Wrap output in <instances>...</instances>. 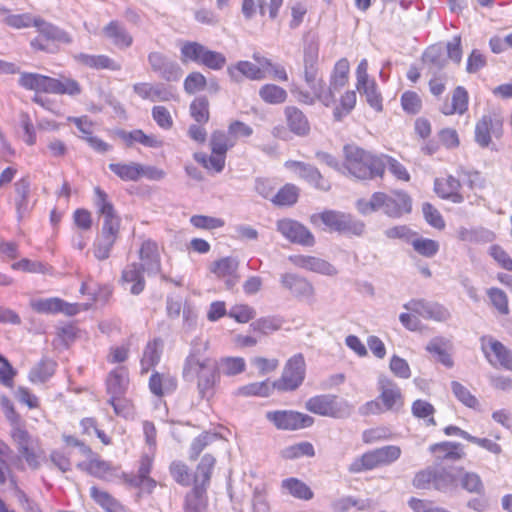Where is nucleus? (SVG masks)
I'll use <instances>...</instances> for the list:
<instances>
[{
	"instance_id": "obj_1",
	"label": "nucleus",
	"mask_w": 512,
	"mask_h": 512,
	"mask_svg": "<svg viewBox=\"0 0 512 512\" xmlns=\"http://www.w3.org/2000/svg\"><path fill=\"white\" fill-rule=\"evenodd\" d=\"M182 375L185 381L197 380V389L202 398L212 395L214 386L219 381L217 363L192 349L187 356Z\"/></svg>"
},
{
	"instance_id": "obj_2",
	"label": "nucleus",
	"mask_w": 512,
	"mask_h": 512,
	"mask_svg": "<svg viewBox=\"0 0 512 512\" xmlns=\"http://www.w3.org/2000/svg\"><path fill=\"white\" fill-rule=\"evenodd\" d=\"M345 161L342 164V173H348L356 179L365 180L382 177L386 168L384 159L355 145L344 147Z\"/></svg>"
},
{
	"instance_id": "obj_3",
	"label": "nucleus",
	"mask_w": 512,
	"mask_h": 512,
	"mask_svg": "<svg viewBox=\"0 0 512 512\" xmlns=\"http://www.w3.org/2000/svg\"><path fill=\"white\" fill-rule=\"evenodd\" d=\"M308 411L332 418H347L353 411V405L336 395H317L307 400Z\"/></svg>"
},
{
	"instance_id": "obj_4",
	"label": "nucleus",
	"mask_w": 512,
	"mask_h": 512,
	"mask_svg": "<svg viewBox=\"0 0 512 512\" xmlns=\"http://www.w3.org/2000/svg\"><path fill=\"white\" fill-rule=\"evenodd\" d=\"M305 372L304 357L296 354L287 361L281 377L273 382V388L284 392L294 391L303 383Z\"/></svg>"
},
{
	"instance_id": "obj_5",
	"label": "nucleus",
	"mask_w": 512,
	"mask_h": 512,
	"mask_svg": "<svg viewBox=\"0 0 512 512\" xmlns=\"http://www.w3.org/2000/svg\"><path fill=\"white\" fill-rule=\"evenodd\" d=\"M322 222L331 230L360 236L364 233L365 224L352 215L339 211H325L320 215Z\"/></svg>"
},
{
	"instance_id": "obj_6",
	"label": "nucleus",
	"mask_w": 512,
	"mask_h": 512,
	"mask_svg": "<svg viewBox=\"0 0 512 512\" xmlns=\"http://www.w3.org/2000/svg\"><path fill=\"white\" fill-rule=\"evenodd\" d=\"M151 71L167 82H177L183 75L180 65L168 55L152 51L147 56Z\"/></svg>"
},
{
	"instance_id": "obj_7",
	"label": "nucleus",
	"mask_w": 512,
	"mask_h": 512,
	"mask_svg": "<svg viewBox=\"0 0 512 512\" xmlns=\"http://www.w3.org/2000/svg\"><path fill=\"white\" fill-rule=\"evenodd\" d=\"M94 203L98 212L103 217L101 235L118 237L120 228V218L116 215L113 205L107 200V194L99 187L95 188Z\"/></svg>"
},
{
	"instance_id": "obj_8",
	"label": "nucleus",
	"mask_w": 512,
	"mask_h": 512,
	"mask_svg": "<svg viewBox=\"0 0 512 512\" xmlns=\"http://www.w3.org/2000/svg\"><path fill=\"white\" fill-rule=\"evenodd\" d=\"M375 200L379 204V210L389 217L398 218L411 211V198L402 191L391 194L376 192Z\"/></svg>"
},
{
	"instance_id": "obj_9",
	"label": "nucleus",
	"mask_w": 512,
	"mask_h": 512,
	"mask_svg": "<svg viewBox=\"0 0 512 512\" xmlns=\"http://www.w3.org/2000/svg\"><path fill=\"white\" fill-rule=\"evenodd\" d=\"M266 418L281 430H297L309 427L314 419L306 414L292 410L269 411Z\"/></svg>"
},
{
	"instance_id": "obj_10",
	"label": "nucleus",
	"mask_w": 512,
	"mask_h": 512,
	"mask_svg": "<svg viewBox=\"0 0 512 512\" xmlns=\"http://www.w3.org/2000/svg\"><path fill=\"white\" fill-rule=\"evenodd\" d=\"M277 230L290 242L309 247L315 243L312 233L295 220L286 218L277 221Z\"/></svg>"
},
{
	"instance_id": "obj_11",
	"label": "nucleus",
	"mask_w": 512,
	"mask_h": 512,
	"mask_svg": "<svg viewBox=\"0 0 512 512\" xmlns=\"http://www.w3.org/2000/svg\"><path fill=\"white\" fill-rule=\"evenodd\" d=\"M379 399L385 411H399L404 398L399 386L390 378L380 376L378 379Z\"/></svg>"
},
{
	"instance_id": "obj_12",
	"label": "nucleus",
	"mask_w": 512,
	"mask_h": 512,
	"mask_svg": "<svg viewBox=\"0 0 512 512\" xmlns=\"http://www.w3.org/2000/svg\"><path fill=\"white\" fill-rule=\"evenodd\" d=\"M404 308L425 319H431L438 322H445L451 317L449 310L436 302L411 300L404 304Z\"/></svg>"
},
{
	"instance_id": "obj_13",
	"label": "nucleus",
	"mask_w": 512,
	"mask_h": 512,
	"mask_svg": "<svg viewBox=\"0 0 512 512\" xmlns=\"http://www.w3.org/2000/svg\"><path fill=\"white\" fill-rule=\"evenodd\" d=\"M82 305L68 303L60 298H40L31 301L34 311L44 314L63 313L67 316H74L79 313Z\"/></svg>"
},
{
	"instance_id": "obj_14",
	"label": "nucleus",
	"mask_w": 512,
	"mask_h": 512,
	"mask_svg": "<svg viewBox=\"0 0 512 512\" xmlns=\"http://www.w3.org/2000/svg\"><path fill=\"white\" fill-rule=\"evenodd\" d=\"M239 261L234 257L221 258L211 265V272L217 278L224 279L227 289H232L239 281Z\"/></svg>"
},
{
	"instance_id": "obj_15",
	"label": "nucleus",
	"mask_w": 512,
	"mask_h": 512,
	"mask_svg": "<svg viewBox=\"0 0 512 512\" xmlns=\"http://www.w3.org/2000/svg\"><path fill=\"white\" fill-rule=\"evenodd\" d=\"M282 287L288 290L294 297L299 299H310L314 295L313 285L304 277L285 273L280 277Z\"/></svg>"
},
{
	"instance_id": "obj_16",
	"label": "nucleus",
	"mask_w": 512,
	"mask_h": 512,
	"mask_svg": "<svg viewBox=\"0 0 512 512\" xmlns=\"http://www.w3.org/2000/svg\"><path fill=\"white\" fill-rule=\"evenodd\" d=\"M496 137L502 134V121L491 115H484L475 126V141L481 147H487L491 142L490 134Z\"/></svg>"
},
{
	"instance_id": "obj_17",
	"label": "nucleus",
	"mask_w": 512,
	"mask_h": 512,
	"mask_svg": "<svg viewBox=\"0 0 512 512\" xmlns=\"http://www.w3.org/2000/svg\"><path fill=\"white\" fill-rule=\"evenodd\" d=\"M285 165L315 188L324 191L329 190L330 184L323 179L321 173L314 166L298 161H288Z\"/></svg>"
},
{
	"instance_id": "obj_18",
	"label": "nucleus",
	"mask_w": 512,
	"mask_h": 512,
	"mask_svg": "<svg viewBox=\"0 0 512 512\" xmlns=\"http://www.w3.org/2000/svg\"><path fill=\"white\" fill-rule=\"evenodd\" d=\"M14 205L17 219L22 220L32 209L30 202L31 182L29 177H23L14 183Z\"/></svg>"
},
{
	"instance_id": "obj_19",
	"label": "nucleus",
	"mask_w": 512,
	"mask_h": 512,
	"mask_svg": "<svg viewBox=\"0 0 512 512\" xmlns=\"http://www.w3.org/2000/svg\"><path fill=\"white\" fill-rule=\"evenodd\" d=\"M143 271L141 265L136 262L126 265L120 279L124 289L133 295H139L145 288Z\"/></svg>"
},
{
	"instance_id": "obj_20",
	"label": "nucleus",
	"mask_w": 512,
	"mask_h": 512,
	"mask_svg": "<svg viewBox=\"0 0 512 512\" xmlns=\"http://www.w3.org/2000/svg\"><path fill=\"white\" fill-rule=\"evenodd\" d=\"M227 72L231 81L235 83L242 82L243 77L259 81L265 79L267 75V71L249 61H239L228 67Z\"/></svg>"
},
{
	"instance_id": "obj_21",
	"label": "nucleus",
	"mask_w": 512,
	"mask_h": 512,
	"mask_svg": "<svg viewBox=\"0 0 512 512\" xmlns=\"http://www.w3.org/2000/svg\"><path fill=\"white\" fill-rule=\"evenodd\" d=\"M139 258L141 263L138 264L148 275H155L160 272V255L156 242L150 239L145 240L140 247Z\"/></svg>"
},
{
	"instance_id": "obj_22",
	"label": "nucleus",
	"mask_w": 512,
	"mask_h": 512,
	"mask_svg": "<svg viewBox=\"0 0 512 512\" xmlns=\"http://www.w3.org/2000/svg\"><path fill=\"white\" fill-rule=\"evenodd\" d=\"M482 350L489 357V350L495 355L499 364L506 370L512 371V351L498 340L484 336L481 338Z\"/></svg>"
},
{
	"instance_id": "obj_23",
	"label": "nucleus",
	"mask_w": 512,
	"mask_h": 512,
	"mask_svg": "<svg viewBox=\"0 0 512 512\" xmlns=\"http://www.w3.org/2000/svg\"><path fill=\"white\" fill-rule=\"evenodd\" d=\"M133 90L142 99L152 102H165L174 97L172 91L163 84L136 83L133 85Z\"/></svg>"
},
{
	"instance_id": "obj_24",
	"label": "nucleus",
	"mask_w": 512,
	"mask_h": 512,
	"mask_svg": "<svg viewBox=\"0 0 512 512\" xmlns=\"http://www.w3.org/2000/svg\"><path fill=\"white\" fill-rule=\"evenodd\" d=\"M106 385L110 397L124 396L129 386L128 370L120 366L111 371L106 380Z\"/></svg>"
},
{
	"instance_id": "obj_25",
	"label": "nucleus",
	"mask_w": 512,
	"mask_h": 512,
	"mask_svg": "<svg viewBox=\"0 0 512 512\" xmlns=\"http://www.w3.org/2000/svg\"><path fill=\"white\" fill-rule=\"evenodd\" d=\"M461 186L460 179L448 176L446 179H436L434 183L435 192L444 199H450L454 203L463 201V197L458 193Z\"/></svg>"
},
{
	"instance_id": "obj_26",
	"label": "nucleus",
	"mask_w": 512,
	"mask_h": 512,
	"mask_svg": "<svg viewBox=\"0 0 512 512\" xmlns=\"http://www.w3.org/2000/svg\"><path fill=\"white\" fill-rule=\"evenodd\" d=\"M177 387V380L169 373L154 372L149 379L150 391L158 396L172 393Z\"/></svg>"
},
{
	"instance_id": "obj_27",
	"label": "nucleus",
	"mask_w": 512,
	"mask_h": 512,
	"mask_svg": "<svg viewBox=\"0 0 512 512\" xmlns=\"http://www.w3.org/2000/svg\"><path fill=\"white\" fill-rule=\"evenodd\" d=\"M287 125L294 134L306 136L310 131V125L304 113L294 106L285 108Z\"/></svg>"
},
{
	"instance_id": "obj_28",
	"label": "nucleus",
	"mask_w": 512,
	"mask_h": 512,
	"mask_svg": "<svg viewBox=\"0 0 512 512\" xmlns=\"http://www.w3.org/2000/svg\"><path fill=\"white\" fill-rule=\"evenodd\" d=\"M34 27L37 28L39 35L50 42H59L69 44L72 42L70 35L64 30L54 26L51 23L37 18Z\"/></svg>"
},
{
	"instance_id": "obj_29",
	"label": "nucleus",
	"mask_w": 512,
	"mask_h": 512,
	"mask_svg": "<svg viewBox=\"0 0 512 512\" xmlns=\"http://www.w3.org/2000/svg\"><path fill=\"white\" fill-rule=\"evenodd\" d=\"M103 32L105 36L111 39L113 44L120 49H125L132 45V36L118 21L109 22L103 28Z\"/></svg>"
},
{
	"instance_id": "obj_30",
	"label": "nucleus",
	"mask_w": 512,
	"mask_h": 512,
	"mask_svg": "<svg viewBox=\"0 0 512 512\" xmlns=\"http://www.w3.org/2000/svg\"><path fill=\"white\" fill-rule=\"evenodd\" d=\"M163 352V342L160 339H154L147 343L140 361L141 372L147 373L152 367L156 366Z\"/></svg>"
},
{
	"instance_id": "obj_31",
	"label": "nucleus",
	"mask_w": 512,
	"mask_h": 512,
	"mask_svg": "<svg viewBox=\"0 0 512 512\" xmlns=\"http://www.w3.org/2000/svg\"><path fill=\"white\" fill-rule=\"evenodd\" d=\"M75 59L90 68L95 69H109L112 71H118L121 69V65L115 60L111 59L106 55H89L80 53L75 56Z\"/></svg>"
},
{
	"instance_id": "obj_32",
	"label": "nucleus",
	"mask_w": 512,
	"mask_h": 512,
	"mask_svg": "<svg viewBox=\"0 0 512 512\" xmlns=\"http://www.w3.org/2000/svg\"><path fill=\"white\" fill-rule=\"evenodd\" d=\"M19 83L26 89L45 93H50L51 84H54L53 78L37 73H23Z\"/></svg>"
},
{
	"instance_id": "obj_33",
	"label": "nucleus",
	"mask_w": 512,
	"mask_h": 512,
	"mask_svg": "<svg viewBox=\"0 0 512 512\" xmlns=\"http://www.w3.org/2000/svg\"><path fill=\"white\" fill-rule=\"evenodd\" d=\"M86 470L89 474L106 481H113L119 475L115 467L99 458L91 459L86 466Z\"/></svg>"
},
{
	"instance_id": "obj_34",
	"label": "nucleus",
	"mask_w": 512,
	"mask_h": 512,
	"mask_svg": "<svg viewBox=\"0 0 512 512\" xmlns=\"http://www.w3.org/2000/svg\"><path fill=\"white\" fill-rule=\"evenodd\" d=\"M349 70L350 65L346 58H341L336 62L329 83L333 97H335V94L346 85L348 81Z\"/></svg>"
},
{
	"instance_id": "obj_35",
	"label": "nucleus",
	"mask_w": 512,
	"mask_h": 512,
	"mask_svg": "<svg viewBox=\"0 0 512 512\" xmlns=\"http://www.w3.org/2000/svg\"><path fill=\"white\" fill-rule=\"evenodd\" d=\"M207 506L205 488L195 485L185 497L184 512H207Z\"/></svg>"
},
{
	"instance_id": "obj_36",
	"label": "nucleus",
	"mask_w": 512,
	"mask_h": 512,
	"mask_svg": "<svg viewBox=\"0 0 512 512\" xmlns=\"http://www.w3.org/2000/svg\"><path fill=\"white\" fill-rule=\"evenodd\" d=\"M430 451L433 452L440 460L456 461L464 456L462 445L455 442H442L434 444L430 447Z\"/></svg>"
},
{
	"instance_id": "obj_37",
	"label": "nucleus",
	"mask_w": 512,
	"mask_h": 512,
	"mask_svg": "<svg viewBox=\"0 0 512 512\" xmlns=\"http://www.w3.org/2000/svg\"><path fill=\"white\" fill-rule=\"evenodd\" d=\"M90 496L106 512H127L126 508L118 500L95 486L90 488Z\"/></svg>"
},
{
	"instance_id": "obj_38",
	"label": "nucleus",
	"mask_w": 512,
	"mask_h": 512,
	"mask_svg": "<svg viewBox=\"0 0 512 512\" xmlns=\"http://www.w3.org/2000/svg\"><path fill=\"white\" fill-rule=\"evenodd\" d=\"M206 50L207 47L198 42H184L180 48L181 61L183 63L191 61L201 65Z\"/></svg>"
},
{
	"instance_id": "obj_39",
	"label": "nucleus",
	"mask_w": 512,
	"mask_h": 512,
	"mask_svg": "<svg viewBox=\"0 0 512 512\" xmlns=\"http://www.w3.org/2000/svg\"><path fill=\"white\" fill-rule=\"evenodd\" d=\"M121 138L131 145L133 142L140 143L146 147L159 148L163 145L162 140L154 135H147L142 130L136 129L131 132H121Z\"/></svg>"
},
{
	"instance_id": "obj_40",
	"label": "nucleus",
	"mask_w": 512,
	"mask_h": 512,
	"mask_svg": "<svg viewBox=\"0 0 512 512\" xmlns=\"http://www.w3.org/2000/svg\"><path fill=\"white\" fill-rule=\"evenodd\" d=\"M352 507H356L359 511H367L373 508L371 500H360L352 496L341 497L332 503V508L336 512H348Z\"/></svg>"
},
{
	"instance_id": "obj_41",
	"label": "nucleus",
	"mask_w": 512,
	"mask_h": 512,
	"mask_svg": "<svg viewBox=\"0 0 512 512\" xmlns=\"http://www.w3.org/2000/svg\"><path fill=\"white\" fill-rule=\"evenodd\" d=\"M281 487L295 498L310 500L313 497L312 490L297 478L284 479Z\"/></svg>"
},
{
	"instance_id": "obj_42",
	"label": "nucleus",
	"mask_w": 512,
	"mask_h": 512,
	"mask_svg": "<svg viewBox=\"0 0 512 512\" xmlns=\"http://www.w3.org/2000/svg\"><path fill=\"white\" fill-rule=\"evenodd\" d=\"M139 166L140 163L128 162L110 163L108 167L121 180L136 182L139 180Z\"/></svg>"
},
{
	"instance_id": "obj_43",
	"label": "nucleus",
	"mask_w": 512,
	"mask_h": 512,
	"mask_svg": "<svg viewBox=\"0 0 512 512\" xmlns=\"http://www.w3.org/2000/svg\"><path fill=\"white\" fill-rule=\"evenodd\" d=\"M313 95L317 98V101H320L323 105L329 107L335 103L336 98L333 97L330 87H326L323 79L318 76L315 77L313 82H306Z\"/></svg>"
},
{
	"instance_id": "obj_44",
	"label": "nucleus",
	"mask_w": 512,
	"mask_h": 512,
	"mask_svg": "<svg viewBox=\"0 0 512 512\" xmlns=\"http://www.w3.org/2000/svg\"><path fill=\"white\" fill-rule=\"evenodd\" d=\"M55 371V362L48 359L41 360L29 372V379L33 383L46 382Z\"/></svg>"
},
{
	"instance_id": "obj_45",
	"label": "nucleus",
	"mask_w": 512,
	"mask_h": 512,
	"mask_svg": "<svg viewBox=\"0 0 512 512\" xmlns=\"http://www.w3.org/2000/svg\"><path fill=\"white\" fill-rule=\"evenodd\" d=\"M215 465V458L206 454L202 457L201 462L197 466L195 473V485L205 488L209 483L212 469Z\"/></svg>"
},
{
	"instance_id": "obj_46",
	"label": "nucleus",
	"mask_w": 512,
	"mask_h": 512,
	"mask_svg": "<svg viewBox=\"0 0 512 512\" xmlns=\"http://www.w3.org/2000/svg\"><path fill=\"white\" fill-rule=\"evenodd\" d=\"M274 390L273 383L270 384L268 380L262 382L249 383L237 389L236 395L240 396H260L267 397Z\"/></svg>"
},
{
	"instance_id": "obj_47",
	"label": "nucleus",
	"mask_w": 512,
	"mask_h": 512,
	"mask_svg": "<svg viewBox=\"0 0 512 512\" xmlns=\"http://www.w3.org/2000/svg\"><path fill=\"white\" fill-rule=\"evenodd\" d=\"M233 139H231L229 133L216 130L210 136V148L212 153L224 154L234 147Z\"/></svg>"
},
{
	"instance_id": "obj_48",
	"label": "nucleus",
	"mask_w": 512,
	"mask_h": 512,
	"mask_svg": "<svg viewBox=\"0 0 512 512\" xmlns=\"http://www.w3.org/2000/svg\"><path fill=\"white\" fill-rule=\"evenodd\" d=\"M260 98L269 104H281L285 102L287 98V92L274 84H265L259 90Z\"/></svg>"
},
{
	"instance_id": "obj_49",
	"label": "nucleus",
	"mask_w": 512,
	"mask_h": 512,
	"mask_svg": "<svg viewBox=\"0 0 512 512\" xmlns=\"http://www.w3.org/2000/svg\"><path fill=\"white\" fill-rule=\"evenodd\" d=\"M461 487L468 493L477 495L485 494V487L481 477L475 472L465 471L459 479Z\"/></svg>"
},
{
	"instance_id": "obj_50",
	"label": "nucleus",
	"mask_w": 512,
	"mask_h": 512,
	"mask_svg": "<svg viewBox=\"0 0 512 512\" xmlns=\"http://www.w3.org/2000/svg\"><path fill=\"white\" fill-rule=\"evenodd\" d=\"M380 467L377 456L374 450L364 453L362 456L356 458L349 466L351 473H360L362 471L372 470Z\"/></svg>"
},
{
	"instance_id": "obj_51",
	"label": "nucleus",
	"mask_w": 512,
	"mask_h": 512,
	"mask_svg": "<svg viewBox=\"0 0 512 512\" xmlns=\"http://www.w3.org/2000/svg\"><path fill=\"white\" fill-rule=\"evenodd\" d=\"M153 459L148 454L141 457L138 475L131 481L135 486H143L148 484L149 486H155V481L149 477L151 472Z\"/></svg>"
},
{
	"instance_id": "obj_52",
	"label": "nucleus",
	"mask_w": 512,
	"mask_h": 512,
	"mask_svg": "<svg viewBox=\"0 0 512 512\" xmlns=\"http://www.w3.org/2000/svg\"><path fill=\"white\" fill-rule=\"evenodd\" d=\"M357 90L365 95L366 101L370 107H372L377 112L382 111V96L378 91L377 84L374 80H371V82L362 85L360 88H357Z\"/></svg>"
},
{
	"instance_id": "obj_53",
	"label": "nucleus",
	"mask_w": 512,
	"mask_h": 512,
	"mask_svg": "<svg viewBox=\"0 0 512 512\" xmlns=\"http://www.w3.org/2000/svg\"><path fill=\"white\" fill-rule=\"evenodd\" d=\"M298 189L292 184H286L273 197L271 201L277 206H291L297 202Z\"/></svg>"
},
{
	"instance_id": "obj_54",
	"label": "nucleus",
	"mask_w": 512,
	"mask_h": 512,
	"mask_svg": "<svg viewBox=\"0 0 512 512\" xmlns=\"http://www.w3.org/2000/svg\"><path fill=\"white\" fill-rule=\"evenodd\" d=\"M246 363L242 357L222 358L218 365V373L222 372L227 376H234L245 370Z\"/></svg>"
},
{
	"instance_id": "obj_55",
	"label": "nucleus",
	"mask_w": 512,
	"mask_h": 512,
	"mask_svg": "<svg viewBox=\"0 0 512 512\" xmlns=\"http://www.w3.org/2000/svg\"><path fill=\"white\" fill-rule=\"evenodd\" d=\"M446 341L444 338L435 337L427 345L426 349L432 354L437 355V359L446 367H452L453 360L450 354L445 350Z\"/></svg>"
},
{
	"instance_id": "obj_56",
	"label": "nucleus",
	"mask_w": 512,
	"mask_h": 512,
	"mask_svg": "<svg viewBox=\"0 0 512 512\" xmlns=\"http://www.w3.org/2000/svg\"><path fill=\"white\" fill-rule=\"evenodd\" d=\"M194 159L205 168L213 169L215 172L219 173L225 166L226 155L212 153L209 156L205 153L199 152L194 154Z\"/></svg>"
},
{
	"instance_id": "obj_57",
	"label": "nucleus",
	"mask_w": 512,
	"mask_h": 512,
	"mask_svg": "<svg viewBox=\"0 0 512 512\" xmlns=\"http://www.w3.org/2000/svg\"><path fill=\"white\" fill-rule=\"evenodd\" d=\"M281 326L282 320L273 316L259 318L250 324V328L253 331L259 332L263 335H268L274 331H277L281 328Z\"/></svg>"
},
{
	"instance_id": "obj_58",
	"label": "nucleus",
	"mask_w": 512,
	"mask_h": 512,
	"mask_svg": "<svg viewBox=\"0 0 512 512\" xmlns=\"http://www.w3.org/2000/svg\"><path fill=\"white\" fill-rule=\"evenodd\" d=\"M116 242V238L111 236L99 235L94 242L93 254L97 260L103 261L109 258L111 249Z\"/></svg>"
},
{
	"instance_id": "obj_59",
	"label": "nucleus",
	"mask_w": 512,
	"mask_h": 512,
	"mask_svg": "<svg viewBox=\"0 0 512 512\" xmlns=\"http://www.w3.org/2000/svg\"><path fill=\"white\" fill-rule=\"evenodd\" d=\"M314 455L315 450L310 442H300L282 450V456L285 459H296L302 456L313 457Z\"/></svg>"
},
{
	"instance_id": "obj_60",
	"label": "nucleus",
	"mask_w": 512,
	"mask_h": 512,
	"mask_svg": "<svg viewBox=\"0 0 512 512\" xmlns=\"http://www.w3.org/2000/svg\"><path fill=\"white\" fill-rule=\"evenodd\" d=\"M380 466H387L397 461L401 456V448L396 445H387L374 449Z\"/></svg>"
},
{
	"instance_id": "obj_61",
	"label": "nucleus",
	"mask_w": 512,
	"mask_h": 512,
	"mask_svg": "<svg viewBox=\"0 0 512 512\" xmlns=\"http://www.w3.org/2000/svg\"><path fill=\"white\" fill-rule=\"evenodd\" d=\"M54 84H51L50 93L77 95L81 92L79 84L72 79L64 78L62 80L53 78Z\"/></svg>"
},
{
	"instance_id": "obj_62",
	"label": "nucleus",
	"mask_w": 512,
	"mask_h": 512,
	"mask_svg": "<svg viewBox=\"0 0 512 512\" xmlns=\"http://www.w3.org/2000/svg\"><path fill=\"white\" fill-rule=\"evenodd\" d=\"M218 439V434L204 432L195 438L190 448V458L196 459L199 454L211 443Z\"/></svg>"
},
{
	"instance_id": "obj_63",
	"label": "nucleus",
	"mask_w": 512,
	"mask_h": 512,
	"mask_svg": "<svg viewBox=\"0 0 512 512\" xmlns=\"http://www.w3.org/2000/svg\"><path fill=\"white\" fill-rule=\"evenodd\" d=\"M208 100L205 97L196 98L190 105V113L198 123H206L209 120Z\"/></svg>"
},
{
	"instance_id": "obj_64",
	"label": "nucleus",
	"mask_w": 512,
	"mask_h": 512,
	"mask_svg": "<svg viewBox=\"0 0 512 512\" xmlns=\"http://www.w3.org/2000/svg\"><path fill=\"white\" fill-rule=\"evenodd\" d=\"M487 295L492 305L500 314L507 315L509 313L508 298L503 290L499 288H490L487 291Z\"/></svg>"
}]
</instances>
